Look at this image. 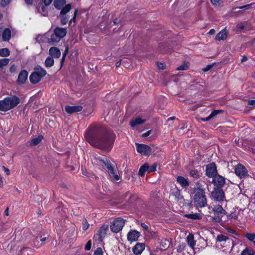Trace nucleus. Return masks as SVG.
<instances>
[{
	"instance_id": "1",
	"label": "nucleus",
	"mask_w": 255,
	"mask_h": 255,
	"mask_svg": "<svg viewBox=\"0 0 255 255\" xmlns=\"http://www.w3.org/2000/svg\"><path fill=\"white\" fill-rule=\"evenodd\" d=\"M86 140L93 146L110 151L115 139L113 134L102 135L96 126H91L84 134Z\"/></svg>"
},
{
	"instance_id": "2",
	"label": "nucleus",
	"mask_w": 255,
	"mask_h": 255,
	"mask_svg": "<svg viewBox=\"0 0 255 255\" xmlns=\"http://www.w3.org/2000/svg\"><path fill=\"white\" fill-rule=\"evenodd\" d=\"M19 98L15 95H10L0 100V110L4 112L7 111L15 107L19 103Z\"/></svg>"
},
{
	"instance_id": "3",
	"label": "nucleus",
	"mask_w": 255,
	"mask_h": 255,
	"mask_svg": "<svg viewBox=\"0 0 255 255\" xmlns=\"http://www.w3.org/2000/svg\"><path fill=\"white\" fill-rule=\"evenodd\" d=\"M194 201L195 205L198 207H204L207 205V199L205 191L201 188H197L195 190Z\"/></svg>"
},
{
	"instance_id": "4",
	"label": "nucleus",
	"mask_w": 255,
	"mask_h": 255,
	"mask_svg": "<svg viewBox=\"0 0 255 255\" xmlns=\"http://www.w3.org/2000/svg\"><path fill=\"white\" fill-rule=\"evenodd\" d=\"M46 70L40 66H37L34 68V71L31 73L29 79L32 84L38 83L42 78L46 75Z\"/></svg>"
},
{
	"instance_id": "5",
	"label": "nucleus",
	"mask_w": 255,
	"mask_h": 255,
	"mask_svg": "<svg viewBox=\"0 0 255 255\" xmlns=\"http://www.w3.org/2000/svg\"><path fill=\"white\" fill-rule=\"evenodd\" d=\"M67 30L63 28H56L53 34L51 35L50 38L48 39V43L50 44H54L57 43L63 38L66 34Z\"/></svg>"
},
{
	"instance_id": "6",
	"label": "nucleus",
	"mask_w": 255,
	"mask_h": 255,
	"mask_svg": "<svg viewBox=\"0 0 255 255\" xmlns=\"http://www.w3.org/2000/svg\"><path fill=\"white\" fill-rule=\"evenodd\" d=\"M102 165L105 166V169L107 170L109 176L113 180L118 181L120 180L119 173L117 170L112 166L111 163L108 161L102 160Z\"/></svg>"
},
{
	"instance_id": "7",
	"label": "nucleus",
	"mask_w": 255,
	"mask_h": 255,
	"mask_svg": "<svg viewBox=\"0 0 255 255\" xmlns=\"http://www.w3.org/2000/svg\"><path fill=\"white\" fill-rule=\"evenodd\" d=\"M213 211L214 216L212 217V219L216 223H221L222 217L227 214L226 211L220 205L215 206L213 208Z\"/></svg>"
},
{
	"instance_id": "8",
	"label": "nucleus",
	"mask_w": 255,
	"mask_h": 255,
	"mask_svg": "<svg viewBox=\"0 0 255 255\" xmlns=\"http://www.w3.org/2000/svg\"><path fill=\"white\" fill-rule=\"evenodd\" d=\"M65 4V0H55L54 1V5L55 7L58 9H61L60 12V14L61 15L66 14L71 8V6L70 4H67L63 7Z\"/></svg>"
},
{
	"instance_id": "9",
	"label": "nucleus",
	"mask_w": 255,
	"mask_h": 255,
	"mask_svg": "<svg viewBox=\"0 0 255 255\" xmlns=\"http://www.w3.org/2000/svg\"><path fill=\"white\" fill-rule=\"evenodd\" d=\"M125 224V220L120 218H117L115 219L110 225V228L112 231L115 233H118L121 231Z\"/></svg>"
},
{
	"instance_id": "10",
	"label": "nucleus",
	"mask_w": 255,
	"mask_h": 255,
	"mask_svg": "<svg viewBox=\"0 0 255 255\" xmlns=\"http://www.w3.org/2000/svg\"><path fill=\"white\" fill-rule=\"evenodd\" d=\"M212 198L217 201H223L225 198V194L222 188H216L211 193Z\"/></svg>"
},
{
	"instance_id": "11",
	"label": "nucleus",
	"mask_w": 255,
	"mask_h": 255,
	"mask_svg": "<svg viewBox=\"0 0 255 255\" xmlns=\"http://www.w3.org/2000/svg\"><path fill=\"white\" fill-rule=\"evenodd\" d=\"M217 241L218 243H220L221 246L224 247H230L233 244V242L226 236L220 234L217 236Z\"/></svg>"
},
{
	"instance_id": "12",
	"label": "nucleus",
	"mask_w": 255,
	"mask_h": 255,
	"mask_svg": "<svg viewBox=\"0 0 255 255\" xmlns=\"http://www.w3.org/2000/svg\"><path fill=\"white\" fill-rule=\"evenodd\" d=\"M137 151L143 155H149L151 152V148L146 145L139 143H135Z\"/></svg>"
},
{
	"instance_id": "13",
	"label": "nucleus",
	"mask_w": 255,
	"mask_h": 255,
	"mask_svg": "<svg viewBox=\"0 0 255 255\" xmlns=\"http://www.w3.org/2000/svg\"><path fill=\"white\" fill-rule=\"evenodd\" d=\"M235 173L240 178L248 175V171L246 168L240 164L235 167Z\"/></svg>"
},
{
	"instance_id": "14",
	"label": "nucleus",
	"mask_w": 255,
	"mask_h": 255,
	"mask_svg": "<svg viewBox=\"0 0 255 255\" xmlns=\"http://www.w3.org/2000/svg\"><path fill=\"white\" fill-rule=\"evenodd\" d=\"M217 169L215 163H211L206 167V174L209 177L213 178L217 174Z\"/></svg>"
},
{
	"instance_id": "15",
	"label": "nucleus",
	"mask_w": 255,
	"mask_h": 255,
	"mask_svg": "<svg viewBox=\"0 0 255 255\" xmlns=\"http://www.w3.org/2000/svg\"><path fill=\"white\" fill-rule=\"evenodd\" d=\"M225 182V178L220 175H216L213 178V183L217 188H222Z\"/></svg>"
},
{
	"instance_id": "16",
	"label": "nucleus",
	"mask_w": 255,
	"mask_h": 255,
	"mask_svg": "<svg viewBox=\"0 0 255 255\" xmlns=\"http://www.w3.org/2000/svg\"><path fill=\"white\" fill-rule=\"evenodd\" d=\"M28 73L27 71L23 70H22L19 73L18 79L17 80L19 84H23L25 83L27 79Z\"/></svg>"
},
{
	"instance_id": "17",
	"label": "nucleus",
	"mask_w": 255,
	"mask_h": 255,
	"mask_svg": "<svg viewBox=\"0 0 255 255\" xmlns=\"http://www.w3.org/2000/svg\"><path fill=\"white\" fill-rule=\"evenodd\" d=\"M82 107L80 105L66 106L65 108L66 112L68 114H73L81 111Z\"/></svg>"
},
{
	"instance_id": "18",
	"label": "nucleus",
	"mask_w": 255,
	"mask_h": 255,
	"mask_svg": "<svg viewBox=\"0 0 255 255\" xmlns=\"http://www.w3.org/2000/svg\"><path fill=\"white\" fill-rule=\"evenodd\" d=\"M140 236V232L133 230L129 232L128 235V239L130 241H136L138 239V238Z\"/></svg>"
},
{
	"instance_id": "19",
	"label": "nucleus",
	"mask_w": 255,
	"mask_h": 255,
	"mask_svg": "<svg viewBox=\"0 0 255 255\" xmlns=\"http://www.w3.org/2000/svg\"><path fill=\"white\" fill-rule=\"evenodd\" d=\"M108 229V225L104 224L102 225L98 231L97 235L99 236V240L101 241L103 240V239L105 237L106 232Z\"/></svg>"
},
{
	"instance_id": "20",
	"label": "nucleus",
	"mask_w": 255,
	"mask_h": 255,
	"mask_svg": "<svg viewBox=\"0 0 255 255\" xmlns=\"http://www.w3.org/2000/svg\"><path fill=\"white\" fill-rule=\"evenodd\" d=\"M145 249V244L144 243H138L133 248V252L136 255L141 254Z\"/></svg>"
},
{
	"instance_id": "21",
	"label": "nucleus",
	"mask_w": 255,
	"mask_h": 255,
	"mask_svg": "<svg viewBox=\"0 0 255 255\" xmlns=\"http://www.w3.org/2000/svg\"><path fill=\"white\" fill-rule=\"evenodd\" d=\"M49 53L51 56L56 58H58L61 55L60 50L55 47L50 48L49 50Z\"/></svg>"
},
{
	"instance_id": "22",
	"label": "nucleus",
	"mask_w": 255,
	"mask_h": 255,
	"mask_svg": "<svg viewBox=\"0 0 255 255\" xmlns=\"http://www.w3.org/2000/svg\"><path fill=\"white\" fill-rule=\"evenodd\" d=\"M2 40L4 41H8L11 37V31L9 28L4 29L2 34Z\"/></svg>"
},
{
	"instance_id": "23",
	"label": "nucleus",
	"mask_w": 255,
	"mask_h": 255,
	"mask_svg": "<svg viewBox=\"0 0 255 255\" xmlns=\"http://www.w3.org/2000/svg\"><path fill=\"white\" fill-rule=\"evenodd\" d=\"M227 34V31L226 29H224L217 34L215 37V39L217 41L224 40L226 39Z\"/></svg>"
},
{
	"instance_id": "24",
	"label": "nucleus",
	"mask_w": 255,
	"mask_h": 255,
	"mask_svg": "<svg viewBox=\"0 0 255 255\" xmlns=\"http://www.w3.org/2000/svg\"><path fill=\"white\" fill-rule=\"evenodd\" d=\"M222 112V110H215L212 111L211 114L206 118H201V120L204 122H206L209 121L210 120L213 118L218 114L221 113Z\"/></svg>"
},
{
	"instance_id": "25",
	"label": "nucleus",
	"mask_w": 255,
	"mask_h": 255,
	"mask_svg": "<svg viewBox=\"0 0 255 255\" xmlns=\"http://www.w3.org/2000/svg\"><path fill=\"white\" fill-rule=\"evenodd\" d=\"M177 181L178 183L182 187H186L189 185L188 180L183 177L178 176L177 177Z\"/></svg>"
},
{
	"instance_id": "26",
	"label": "nucleus",
	"mask_w": 255,
	"mask_h": 255,
	"mask_svg": "<svg viewBox=\"0 0 255 255\" xmlns=\"http://www.w3.org/2000/svg\"><path fill=\"white\" fill-rule=\"evenodd\" d=\"M146 121V119H142L140 117H138L130 122V125L134 127L138 125L143 123Z\"/></svg>"
},
{
	"instance_id": "27",
	"label": "nucleus",
	"mask_w": 255,
	"mask_h": 255,
	"mask_svg": "<svg viewBox=\"0 0 255 255\" xmlns=\"http://www.w3.org/2000/svg\"><path fill=\"white\" fill-rule=\"evenodd\" d=\"M149 165L147 164H145L142 166L139 170V175L142 177L144 176L146 172L148 173Z\"/></svg>"
},
{
	"instance_id": "28",
	"label": "nucleus",
	"mask_w": 255,
	"mask_h": 255,
	"mask_svg": "<svg viewBox=\"0 0 255 255\" xmlns=\"http://www.w3.org/2000/svg\"><path fill=\"white\" fill-rule=\"evenodd\" d=\"M187 242L189 246L193 249L195 245V241L194 239V236L192 234H189L187 237Z\"/></svg>"
},
{
	"instance_id": "29",
	"label": "nucleus",
	"mask_w": 255,
	"mask_h": 255,
	"mask_svg": "<svg viewBox=\"0 0 255 255\" xmlns=\"http://www.w3.org/2000/svg\"><path fill=\"white\" fill-rule=\"evenodd\" d=\"M241 255H255V249L246 248L242 251Z\"/></svg>"
},
{
	"instance_id": "30",
	"label": "nucleus",
	"mask_w": 255,
	"mask_h": 255,
	"mask_svg": "<svg viewBox=\"0 0 255 255\" xmlns=\"http://www.w3.org/2000/svg\"><path fill=\"white\" fill-rule=\"evenodd\" d=\"M54 64V60L52 57H48L45 61V66L46 67H51Z\"/></svg>"
},
{
	"instance_id": "31",
	"label": "nucleus",
	"mask_w": 255,
	"mask_h": 255,
	"mask_svg": "<svg viewBox=\"0 0 255 255\" xmlns=\"http://www.w3.org/2000/svg\"><path fill=\"white\" fill-rule=\"evenodd\" d=\"M245 237L248 239L250 241L255 243V234L252 233H247L245 235Z\"/></svg>"
},
{
	"instance_id": "32",
	"label": "nucleus",
	"mask_w": 255,
	"mask_h": 255,
	"mask_svg": "<svg viewBox=\"0 0 255 255\" xmlns=\"http://www.w3.org/2000/svg\"><path fill=\"white\" fill-rule=\"evenodd\" d=\"M42 136L40 135L38 136L37 137L34 138L32 139L31 141L30 145H36L38 144L42 140Z\"/></svg>"
},
{
	"instance_id": "33",
	"label": "nucleus",
	"mask_w": 255,
	"mask_h": 255,
	"mask_svg": "<svg viewBox=\"0 0 255 255\" xmlns=\"http://www.w3.org/2000/svg\"><path fill=\"white\" fill-rule=\"evenodd\" d=\"M10 54V51L7 48H2L0 49V55L2 57L8 56Z\"/></svg>"
},
{
	"instance_id": "34",
	"label": "nucleus",
	"mask_w": 255,
	"mask_h": 255,
	"mask_svg": "<svg viewBox=\"0 0 255 255\" xmlns=\"http://www.w3.org/2000/svg\"><path fill=\"white\" fill-rule=\"evenodd\" d=\"M161 245L164 249H167L170 246V242L169 240L163 239L161 242Z\"/></svg>"
},
{
	"instance_id": "35",
	"label": "nucleus",
	"mask_w": 255,
	"mask_h": 255,
	"mask_svg": "<svg viewBox=\"0 0 255 255\" xmlns=\"http://www.w3.org/2000/svg\"><path fill=\"white\" fill-rule=\"evenodd\" d=\"M189 67V64L188 62H184L181 65L177 68V70H186Z\"/></svg>"
},
{
	"instance_id": "36",
	"label": "nucleus",
	"mask_w": 255,
	"mask_h": 255,
	"mask_svg": "<svg viewBox=\"0 0 255 255\" xmlns=\"http://www.w3.org/2000/svg\"><path fill=\"white\" fill-rule=\"evenodd\" d=\"M186 216L192 219H199L201 218V216L199 214H187Z\"/></svg>"
},
{
	"instance_id": "37",
	"label": "nucleus",
	"mask_w": 255,
	"mask_h": 255,
	"mask_svg": "<svg viewBox=\"0 0 255 255\" xmlns=\"http://www.w3.org/2000/svg\"><path fill=\"white\" fill-rule=\"evenodd\" d=\"M190 175L195 178L199 177L200 174L197 170H191L190 171Z\"/></svg>"
},
{
	"instance_id": "38",
	"label": "nucleus",
	"mask_w": 255,
	"mask_h": 255,
	"mask_svg": "<svg viewBox=\"0 0 255 255\" xmlns=\"http://www.w3.org/2000/svg\"><path fill=\"white\" fill-rule=\"evenodd\" d=\"M227 217L230 220H236L238 218V214L236 213H232L227 214Z\"/></svg>"
},
{
	"instance_id": "39",
	"label": "nucleus",
	"mask_w": 255,
	"mask_h": 255,
	"mask_svg": "<svg viewBox=\"0 0 255 255\" xmlns=\"http://www.w3.org/2000/svg\"><path fill=\"white\" fill-rule=\"evenodd\" d=\"M9 62V59H2L0 60V66L3 67L8 64Z\"/></svg>"
},
{
	"instance_id": "40",
	"label": "nucleus",
	"mask_w": 255,
	"mask_h": 255,
	"mask_svg": "<svg viewBox=\"0 0 255 255\" xmlns=\"http://www.w3.org/2000/svg\"><path fill=\"white\" fill-rule=\"evenodd\" d=\"M89 224L87 222V221L86 219H84L82 223V229L83 230L85 231L89 228Z\"/></svg>"
},
{
	"instance_id": "41",
	"label": "nucleus",
	"mask_w": 255,
	"mask_h": 255,
	"mask_svg": "<svg viewBox=\"0 0 255 255\" xmlns=\"http://www.w3.org/2000/svg\"><path fill=\"white\" fill-rule=\"evenodd\" d=\"M211 3L215 6H220L222 5V2L220 0H210Z\"/></svg>"
},
{
	"instance_id": "42",
	"label": "nucleus",
	"mask_w": 255,
	"mask_h": 255,
	"mask_svg": "<svg viewBox=\"0 0 255 255\" xmlns=\"http://www.w3.org/2000/svg\"><path fill=\"white\" fill-rule=\"evenodd\" d=\"M225 229L227 231H228L229 233L238 235V233H237V231L235 230H234L230 227H227L225 228Z\"/></svg>"
},
{
	"instance_id": "43",
	"label": "nucleus",
	"mask_w": 255,
	"mask_h": 255,
	"mask_svg": "<svg viewBox=\"0 0 255 255\" xmlns=\"http://www.w3.org/2000/svg\"><path fill=\"white\" fill-rule=\"evenodd\" d=\"M103 252L101 248H98L94 252L93 255H102Z\"/></svg>"
},
{
	"instance_id": "44",
	"label": "nucleus",
	"mask_w": 255,
	"mask_h": 255,
	"mask_svg": "<svg viewBox=\"0 0 255 255\" xmlns=\"http://www.w3.org/2000/svg\"><path fill=\"white\" fill-rule=\"evenodd\" d=\"M156 167H157V165L156 164L152 165L150 167L149 166L148 173L155 171L156 170Z\"/></svg>"
},
{
	"instance_id": "45",
	"label": "nucleus",
	"mask_w": 255,
	"mask_h": 255,
	"mask_svg": "<svg viewBox=\"0 0 255 255\" xmlns=\"http://www.w3.org/2000/svg\"><path fill=\"white\" fill-rule=\"evenodd\" d=\"M10 2V0H2L1 5L4 7L8 5Z\"/></svg>"
},
{
	"instance_id": "46",
	"label": "nucleus",
	"mask_w": 255,
	"mask_h": 255,
	"mask_svg": "<svg viewBox=\"0 0 255 255\" xmlns=\"http://www.w3.org/2000/svg\"><path fill=\"white\" fill-rule=\"evenodd\" d=\"M91 248V242L89 240L85 246V249L86 250H89Z\"/></svg>"
},
{
	"instance_id": "47",
	"label": "nucleus",
	"mask_w": 255,
	"mask_h": 255,
	"mask_svg": "<svg viewBox=\"0 0 255 255\" xmlns=\"http://www.w3.org/2000/svg\"><path fill=\"white\" fill-rule=\"evenodd\" d=\"M157 66L158 69H164L165 66L164 64L161 63V62H158L157 63Z\"/></svg>"
},
{
	"instance_id": "48",
	"label": "nucleus",
	"mask_w": 255,
	"mask_h": 255,
	"mask_svg": "<svg viewBox=\"0 0 255 255\" xmlns=\"http://www.w3.org/2000/svg\"><path fill=\"white\" fill-rule=\"evenodd\" d=\"M213 66V64L208 65L206 67L203 69V71L207 72L210 70Z\"/></svg>"
},
{
	"instance_id": "49",
	"label": "nucleus",
	"mask_w": 255,
	"mask_h": 255,
	"mask_svg": "<svg viewBox=\"0 0 255 255\" xmlns=\"http://www.w3.org/2000/svg\"><path fill=\"white\" fill-rule=\"evenodd\" d=\"M151 133V130H149V131L143 133L142 136L143 137H146L148 136L149 135H150Z\"/></svg>"
},
{
	"instance_id": "50",
	"label": "nucleus",
	"mask_w": 255,
	"mask_h": 255,
	"mask_svg": "<svg viewBox=\"0 0 255 255\" xmlns=\"http://www.w3.org/2000/svg\"><path fill=\"white\" fill-rule=\"evenodd\" d=\"M252 5H253V3L250 4H248V5H245V6H242V7H239V9H248Z\"/></svg>"
},
{
	"instance_id": "51",
	"label": "nucleus",
	"mask_w": 255,
	"mask_h": 255,
	"mask_svg": "<svg viewBox=\"0 0 255 255\" xmlns=\"http://www.w3.org/2000/svg\"><path fill=\"white\" fill-rule=\"evenodd\" d=\"M68 21V19H67L66 17H63L61 20V23L63 25H64Z\"/></svg>"
},
{
	"instance_id": "52",
	"label": "nucleus",
	"mask_w": 255,
	"mask_h": 255,
	"mask_svg": "<svg viewBox=\"0 0 255 255\" xmlns=\"http://www.w3.org/2000/svg\"><path fill=\"white\" fill-rule=\"evenodd\" d=\"M2 168L7 175L9 174L10 171L8 168H6L5 166H3Z\"/></svg>"
},
{
	"instance_id": "53",
	"label": "nucleus",
	"mask_w": 255,
	"mask_h": 255,
	"mask_svg": "<svg viewBox=\"0 0 255 255\" xmlns=\"http://www.w3.org/2000/svg\"><path fill=\"white\" fill-rule=\"evenodd\" d=\"M248 104L250 105L255 106V100H251L249 101Z\"/></svg>"
},
{
	"instance_id": "54",
	"label": "nucleus",
	"mask_w": 255,
	"mask_h": 255,
	"mask_svg": "<svg viewBox=\"0 0 255 255\" xmlns=\"http://www.w3.org/2000/svg\"><path fill=\"white\" fill-rule=\"evenodd\" d=\"M141 226L143 228H144V229L145 230H147L148 228V227L147 225H146L144 223H142L141 224Z\"/></svg>"
},
{
	"instance_id": "55",
	"label": "nucleus",
	"mask_w": 255,
	"mask_h": 255,
	"mask_svg": "<svg viewBox=\"0 0 255 255\" xmlns=\"http://www.w3.org/2000/svg\"><path fill=\"white\" fill-rule=\"evenodd\" d=\"M16 69V67L15 65H12L10 69V70L11 72H13Z\"/></svg>"
},
{
	"instance_id": "56",
	"label": "nucleus",
	"mask_w": 255,
	"mask_h": 255,
	"mask_svg": "<svg viewBox=\"0 0 255 255\" xmlns=\"http://www.w3.org/2000/svg\"><path fill=\"white\" fill-rule=\"evenodd\" d=\"M215 33V30L214 29H211L209 32H208V33L210 35H213V34H214Z\"/></svg>"
},
{
	"instance_id": "57",
	"label": "nucleus",
	"mask_w": 255,
	"mask_h": 255,
	"mask_svg": "<svg viewBox=\"0 0 255 255\" xmlns=\"http://www.w3.org/2000/svg\"><path fill=\"white\" fill-rule=\"evenodd\" d=\"M247 60V58L245 56H243L241 59V62H243L244 61H246Z\"/></svg>"
},
{
	"instance_id": "58",
	"label": "nucleus",
	"mask_w": 255,
	"mask_h": 255,
	"mask_svg": "<svg viewBox=\"0 0 255 255\" xmlns=\"http://www.w3.org/2000/svg\"><path fill=\"white\" fill-rule=\"evenodd\" d=\"M68 51V48H67L66 49V50H65V51L64 53L63 54V57H65V56H66V55H67V53Z\"/></svg>"
},
{
	"instance_id": "59",
	"label": "nucleus",
	"mask_w": 255,
	"mask_h": 255,
	"mask_svg": "<svg viewBox=\"0 0 255 255\" xmlns=\"http://www.w3.org/2000/svg\"><path fill=\"white\" fill-rule=\"evenodd\" d=\"M5 215L8 216L9 215L8 208H7L4 211Z\"/></svg>"
},
{
	"instance_id": "60",
	"label": "nucleus",
	"mask_w": 255,
	"mask_h": 255,
	"mask_svg": "<svg viewBox=\"0 0 255 255\" xmlns=\"http://www.w3.org/2000/svg\"><path fill=\"white\" fill-rule=\"evenodd\" d=\"M76 14H77V10H76V11H75L74 14L73 18V19H71V20H70V22H71V21H72V20H75V17H76Z\"/></svg>"
},
{
	"instance_id": "61",
	"label": "nucleus",
	"mask_w": 255,
	"mask_h": 255,
	"mask_svg": "<svg viewBox=\"0 0 255 255\" xmlns=\"http://www.w3.org/2000/svg\"><path fill=\"white\" fill-rule=\"evenodd\" d=\"M120 65V62H117L116 63V67H118Z\"/></svg>"
},
{
	"instance_id": "62",
	"label": "nucleus",
	"mask_w": 255,
	"mask_h": 255,
	"mask_svg": "<svg viewBox=\"0 0 255 255\" xmlns=\"http://www.w3.org/2000/svg\"><path fill=\"white\" fill-rule=\"evenodd\" d=\"M46 237L42 238H41L40 240H41V241L43 242L46 240Z\"/></svg>"
},
{
	"instance_id": "63",
	"label": "nucleus",
	"mask_w": 255,
	"mask_h": 255,
	"mask_svg": "<svg viewBox=\"0 0 255 255\" xmlns=\"http://www.w3.org/2000/svg\"><path fill=\"white\" fill-rule=\"evenodd\" d=\"M174 119H175V117H172L168 118V120L169 121V120H173Z\"/></svg>"
},
{
	"instance_id": "64",
	"label": "nucleus",
	"mask_w": 255,
	"mask_h": 255,
	"mask_svg": "<svg viewBox=\"0 0 255 255\" xmlns=\"http://www.w3.org/2000/svg\"><path fill=\"white\" fill-rule=\"evenodd\" d=\"M250 150L253 153H255V149H253V148H251Z\"/></svg>"
}]
</instances>
